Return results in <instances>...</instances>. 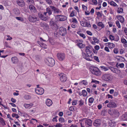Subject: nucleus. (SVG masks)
I'll list each match as a JSON object with an SVG mask.
<instances>
[{
  "instance_id": "nucleus-32",
  "label": "nucleus",
  "mask_w": 127,
  "mask_h": 127,
  "mask_svg": "<svg viewBox=\"0 0 127 127\" xmlns=\"http://www.w3.org/2000/svg\"><path fill=\"white\" fill-rule=\"evenodd\" d=\"M82 95L84 96H85L87 95V93L85 90H83L82 91Z\"/></svg>"
},
{
  "instance_id": "nucleus-33",
  "label": "nucleus",
  "mask_w": 127,
  "mask_h": 127,
  "mask_svg": "<svg viewBox=\"0 0 127 127\" xmlns=\"http://www.w3.org/2000/svg\"><path fill=\"white\" fill-rule=\"evenodd\" d=\"M114 71V73L117 74H120L121 72L120 70L117 68H115Z\"/></svg>"
},
{
  "instance_id": "nucleus-44",
  "label": "nucleus",
  "mask_w": 127,
  "mask_h": 127,
  "mask_svg": "<svg viewBox=\"0 0 127 127\" xmlns=\"http://www.w3.org/2000/svg\"><path fill=\"white\" fill-rule=\"evenodd\" d=\"M94 59L97 62H99V59L98 58V57L95 56L94 57Z\"/></svg>"
},
{
  "instance_id": "nucleus-63",
  "label": "nucleus",
  "mask_w": 127,
  "mask_h": 127,
  "mask_svg": "<svg viewBox=\"0 0 127 127\" xmlns=\"http://www.w3.org/2000/svg\"><path fill=\"white\" fill-rule=\"evenodd\" d=\"M121 41L123 43L125 44L127 43V41L125 39H122L121 40Z\"/></svg>"
},
{
  "instance_id": "nucleus-52",
  "label": "nucleus",
  "mask_w": 127,
  "mask_h": 127,
  "mask_svg": "<svg viewBox=\"0 0 127 127\" xmlns=\"http://www.w3.org/2000/svg\"><path fill=\"white\" fill-rule=\"evenodd\" d=\"M92 2L95 5H97V1L96 0H92Z\"/></svg>"
},
{
  "instance_id": "nucleus-15",
  "label": "nucleus",
  "mask_w": 127,
  "mask_h": 127,
  "mask_svg": "<svg viewBox=\"0 0 127 127\" xmlns=\"http://www.w3.org/2000/svg\"><path fill=\"white\" fill-rule=\"evenodd\" d=\"M107 106L109 108L115 107L117 106V105L114 102L111 101L107 105Z\"/></svg>"
},
{
  "instance_id": "nucleus-1",
  "label": "nucleus",
  "mask_w": 127,
  "mask_h": 127,
  "mask_svg": "<svg viewBox=\"0 0 127 127\" xmlns=\"http://www.w3.org/2000/svg\"><path fill=\"white\" fill-rule=\"evenodd\" d=\"M86 52L87 54L85 53H82V55L84 58L88 61H91L92 58V53L91 51L90 50V48L89 46L86 47Z\"/></svg>"
},
{
  "instance_id": "nucleus-13",
  "label": "nucleus",
  "mask_w": 127,
  "mask_h": 127,
  "mask_svg": "<svg viewBox=\"0 0 127 127\" xmlns=\"http://www.w3.org/2000/svg\"><path fill=\"white\" fill-rule=\"evenodd\" d=\"M93 125L95 127H99L101 124V121L100 119H97L95 120L93 123Z\"/></svg>"
},
{
  "instance_id": "nucleus-22",
  "label": "nucleus",
  "mask_w": 127,
  "mask_h": 127,
  "mask_svg": "<svg viewBox=\"0 0 127 127\" xmlns=\"http://www.w3.org/2000/svg\"><path fill=\"white\" fill-rule=\"evenodd\" d=\"M124 64L123 63L120 64L118 63H117L116 64V66L117 68L120 67L121 68H123L124 67Z\"/></svg>"
},
{
  "instance_id": "nucleus-53",
  "label": "nucleus",
  "mask_w": 127,
  "mask_h": 127,
  "mask_svg": "<svg viewBox=\"0 0 127 127\" xmlns=\"http://www.w3.org/2000/svg\"><path fill=\"white\" fill-rule=\"evenodd\" d=\"M114 52L115 54H117L118 52V51L117 48H115L114 50Z\"/></svg>"
},
{
  "instance_id": "nucleus-18",
  "label": "nucleus",
  "mask_w": 127,
  "mask_h": 127,
  "mask_svg": "<svg viewBox=\"0 0 127 127\" xmlns=\"http://www.w3.org/2000/svg\"><path fill=\"white\" fill-rule=\"evenodd\" d=\"M46 104L48 106H50L52 104V102L51 100L47 99L46 101Z\"/></svg>"
},
{
  "instance_id": "nucleus-31",
  "label": "nucleus",
  "mask_w": 127,
  "mask_h": 127,
  "mask_svg": "<svg viewBox=\"0 0 127 127\" xmlns=\"http://www.w3.org/2000/svg\"><path fill=\"white\" fill-rule=\"evenodd\" d=\"M41 19L44 21H46L48 20V18L47 16L45 17L43 15Z\"/></svg>"
},
{
  "instance_id": "nucleus-45",
  "label": "nucleus",
  "mask_w": 127,
  "mask_h": 127,
  "mask_svg": "<svg viewBox=\"0 0 127 127\" xmlns=\"http://www.w3.org/2000/svg\"><path fill=\"white\" fill-rule=\"evenodd\" d=\"M46 2L48 4H50L52 2V1L51 0H45Z\"/></svg>"
},
{
  "instance_id": "nucleus-4",
  "label": "nucleus",
  "mask_w": 127,
  "mask_h": 127,
  "mask_svg": "<svg viewBox=\"0 0 127 127\" xmlns=\"http://www.w3.org/2000/svg\"><path fill=\"white\" fill-rule=\"evenodd\" d=\"M45 61L47 64L50 66H52L55 64L54 60L52 58L48 57L47 58Z\"/></svg>"
},
{
  "instance_id": "nucleus-14",
  "label": "nucleus",
  "mask_w": 127,
  "mask_h": 127,
  "mask_svg": "<svg viewBox=\"0 0 127 127\" xmlns=\"http://www.w3.org/2000/svg\"><path fill=\"white\" fill-rule=\"evenodd\" d=\"M92 121L90 119H86L85 121V124L87 126H92Z\"/></svg>"
},
{
  "instance_id": "nucleus-37",
  "label": "nucleus",
  "mask_w": 127,
  "mask_h": 127,
  "mask_svg": "<svg viewBox=\"0 0 127 127\" xmlns=\"http://www.w3.org/2000/svg\"><path fill=\"white\" fill-rule=\"evenodd\" d=\"M94 98L93 97H91L89 99V102L91 103H93L94 101Z\"/></svg>"
},
{
  "instance_id": "nucleus-40",
  "label": "nucleus",
  "mask_w": 127,
  "mask_h": 127,
  "mask_svg": "<svg viewBox=\"0 0 127 127\" xmlns=\"http://www.w3.org/2000/svg\"><path fill=\"white\" fill-rule=\"evenodd\" d=\"M108 68L112 71V72L114 73L115 68H114L113 67L111 66L109 67Z\"/></svg>"
},
{
  "instance_id": "nucleus-9",
  "label": "nucleus",
  "mask_w": 127,
  "mask_h": 127,
  "mask_svg": "<svg viewBox=\"0 0 127 127\" xmlns=\"http://www.w3.org/2000/svg\"><path fill=\"white\" fill-rule=\"evenodd\" d=\"M16 2L18 6L20 7H23L25 5V3L23 0H16Z\"/></svg>"
},
{
  "instance_id": "nucleus-48",
  "label": "nucleus",
  "mask_w": 127,
  "mask_h": 127,
  "mask_svg": "<svg viewBox=\"0 0 127 127\" xmlns=\"http://www.w3.org/2000/svg\"><path fill=\"white\" fill-rule=\"evenodd\" d=\"M59 121L60 122L62 123L64 121V118H60L59 119Z\"/></svg>"
},
{
  "instance_id": "nucleus-7",
  "label": "nucleus",
  "mask_w": 127,
  "mask_h": 127,
  "mask_svg": "<svg viewBox=\"0 0 127 127\" xmlns=\"http://www.w3.org/2000/svg\"><path fill=\"white\" fill-rule=\"evenodd\" d=\"M59 75L60 77V80L61 82H65L67 80V77L66 75L63 73H61L59 74Z\"/></svg>"
},
{
  "instance_id": "nucleus-27",
  "label": "nucleus",
  "mask_w": 127,
  "mask_h": 127,
  "mask_svg": "<svg viewBox=\"0 0 127 127\" xmlns=\"http://www.w3.org/2000/svg\"><path fill=\"white\" fill-rule=\"evenodd\" d=\"M33 105V104H25L24 106L26 108H28L29 107L32 106Z\"/></svg>"
},
{
  "instance_id": "nucleus-2",
  "label": "nucleus",
  "mask_w": 127,
  "mask_h": 127,
  "mask_svg": "<svg viewBox=\"0 0 127 127\" xmlns=\"http://www.w3.org/2000/svg\"><path fill=\"white\" fill-rule=\"evenodd\" d=\"M90 70L92 73L96 76H99L101 74V71L97 67L91 66L90 68Z\"/></svg>"
},
{
  "instance_id": "nucleus-23",
  "label": "nucleus",
  "mask_w": 127,
  "mask_h": 127,
  "mask_svg": "<svg viewBox=\"0 0 127 127\" xmlns=\"http://www.w3.org/2000/svg\"><path fill=\"white\" fill-rule=\"evenodd\" d=\"M77 45L80 48H83L85 47V45L84 44H82V43L78 42L77 44Z\"/></svg>"
},
{
  "instance_id": "nucleus-51",
  "label": "nucleus",
  "mask_w": 127,
  "mask_h": 127,
  "mask_svg": "<svg viewBox=\"0 0 127 127\" xmlns=\"http://www.w3.org/2000/svg\"><path fill=\"white\" fill-rule=\"evenodd\" d=\"M25 98L27 99H28L31 98V97L29 95H26L25 96Z\"/></svg>"
},
{
  "instance_id": "nucleus-34",
  "label": "nucleus",
  "mask_w": 127,
  "mask_h": 127,
  "mask_svg": "<svg viewBox=\"0 0 127 127\" xmlns=\"http://www.w3.org/2000/svg\"><path fill=\"white\" fill-rule=\"evenodd\" d=\"M12 116L13 117H15L16 119H18L19 117V116L17 114L14 113L12 114Z\"/></svg>"
},
{
  "instance_id": "nucleus-49",
  "label": "nucleus",
  "mask_w": 127,
  "mask_h": 127,
  "mask_svg": "<svg viewBox=\"0 0 127 127\" xmlns=\"http://www.w3.org/2000/svg\"><path fill=\"white\" fill-rule=\"evenodd\" d=\"M79 35L80 36L83 37L84 38H85L86 36L84 34L82 33H79Z\"/></svg>"
},
{
  "instance_id": "nucleus-56",
  "label": "nucleus",
  "mask_w": 127,
  "mask_h": 127,
  "mask_svg": "<svg viewBox=\"0 0 127 127\" xmlns=\"http://www.w3.org/2000/svg\"><path fill=\"white\" fill-rule=\"evenodd\" d=\"M110 39L112 40H114V36L111 35H110L109 36Z\"/></svg>"
},
{
  "instance_id": "nucleus-30",
  "label": "nucleus",
  "mask_w": 127,
  "mask_h": 127,
  "mask_svg": "<svg viewBox=\"0 0 127 127\" xmlns=\"http://www.w3.org/2000/svg\"><path fill=\"white\" fill-rule=\"evenodd\" d=\"M123 12V9L122 8L120 7L118 8L117 12L118 13H121Z\"/></svg>"
},
{
  "instance_id": "nucleus-5",
  "label": "nucleus",
  "mask_w": 127,
  "mask_h": 127,
  "mask_svg": "<svg viewBox=\"0 0 127 127\" xmlns=\"http://www.w3.org/2000/svg\"><path fill=\"white\" fill-rule=\"evenodd\" d=\"M59 33L62 36H64L67 33L66 29L64 27H61L59 29Z\"/></svg>"
},
{
  "instance_id": "nucleus-17",
  "label": "nucleus",
  "mask_w": 127,
  "mask_h": 127,
  "mask_svg": "<svg viewBox=\"0 0 127 127\" xmlns=\"http://www.w3.org/2000/svg\"><path fill=\"white\" fill-rule=\"evenodd\" d=\"M112 114L113 115L115 116L116 117H118L120 115L119 112L116 109H114L113 110Z\"/></svg>"
},
{
  "instance_id": "nucleus-41",
  "label": "nucleus",
  "mask_w": 127,
  "mask_h": 127,
  "mask_svg": "<svg viewBox=\"0 0 127 127\" xmlns=\"http://www.w3.org/2000/svg\"><path fill=\"white\" fill-rule=\"evenodd\" d=\"M116 24L117 26L119 28H120L121 26L119 22L118 21H116Z\"/></svg>"
},
{
  "instance_id": "nucleus-55",
  "label": "nucleus",
  "mask_w": 127,
  "mask_h": 127,
  "mask_svg": "<svg viewBox=\"0 0 127 127\" xmlns=\"http://www.w3.org/2000/svg\"><path fill=\"white\" fill-rule=\"evenodd\" d=\"M113 112V111H112V110L111 109H110L108 110V113L110 115H112Z\"/></svg>"
},
{
  "instance_id": "nucleus-42",
  "label": "nucleus",
  "mask_w": 127,
  "mask_h": 127,
  "mask_svg": "<svg viewBox=\"0 0 127 127\" xmlns=\"http://www.w3.org/2000/svg\"><path fill=\"white\" fill-rule=\"evenodd\" d=\"M72 113V112L70 111H67L66 112V114L68 116L71 115Z\"/></svg>"
},
{
  "instance_id": "nucleus-54",
  "label": "nucleus",
  "mask_w": 127,
  "mask_h": 127,
  "mask_svg": "<svg viewBox=\"0 0 127 127\" xmlns=\"http://www.w3.org/2000/svg\"><path fill=\"white\" fill-rule=\"evenodd\" d=\"M27 2L28 3H33L34 2L33 0H26Z\"/></svg>"
},
{
  "instance_id": "nucleus-10",
  "label": "nucleus",
  "mask_w": 127,
  "mask_h": 127,
  "mask_svg": "<svg viewBox=\"0 0 127 127\" xmlns=\"http://www.w3.org/2000/svg\"><path fill=\"white\" fill-rule=\"evenodd\" d=\"M35 91L36 94L40 95H42L44 92L43 89L42 88H38V89H35Z\"/></svg>"
},
{
  "instance_id": "nucleus-57",
  "label": "nucleus",
  "mask_w": 127,
  "mask_h": 127,
  "mask_svg": "<svg viewBox=\"0 0 127 127\" xmlns=\"http://www.w3.org/2000/svg\"><path fill=\"white\" fill-rule=\"evenodd\" d=\"M49 7H50V8H51L52 10H53L54 11L55 10V9H56V7H55L54 6H52V5H50L49 6Z\"/></svg>"
},
{
  "instance_id": "nucleus-64",
  "label": "nucleus",
  "mask_w": 127,
  "mask_h": 127,
  "mask_svg": "<svg viewBox=\"0 0 127 127\" xmlns=\"http://www.w3.org/2000/svg\"><path fill=\"white\" fill-rule=\"evenodd\" d=\"M95 48L97 50H98L99 49V46L96 45L95 47Z\"/></svg>"
},
{
  "instance_id": "nucleus-8",
  "label": "nucleus",
  "mask_w": 127,
  "mask_h": 127,
  "mask_svg": "<svg viewBox=\"0 0 127 127\" xmlns=\"http://www.w3.org/2000/svg\"><path fill=\"white\" fill-rule=\"evenodd\" d=\"M49 23V26L52 29H55L57 28V25L54 21L51 20Z\"/></svg>"
},
{
  "instance_id": "nucleus-35",
  "label": "nucleus",
  "mask_w": 127,
  "mask_h": 127,
  "mask_svg": "<svg viewBox=\"0 0 127 127\" xmlns=\"http://www.w3.org/2000/svg\"><path fill=\"white\" fill-rule=\"evenodd\" d=\"M118 59L119 60L122 61H124L125 60V58L122 57L118 56Z\"/></svg>"
},
{
  "instance_id": "nucleus-39",
  "label": "nucleus",
  "mask_w": 127,
  "mask_h": 127,
  "mask_svg": "<svg viewBox=\"0 0 127 127\" xmlns=\"http://www.w3.org/2000/svg\"><path fill=\"white\" fill-rule=\"evenodd\" d=\"M93 39L95 43H98L99 42V40L96 38L94 37H93Z\"/></svg>"
},
{
  "instance_id": "nucleus-43",
  "label": "nucleus",
  "mask_w": 127,
  "mask_h": 127,
  "mask_svg": "<svg viewBox=\"0 0 127 127\" xmlns=\"http://www.w3.org/2000/svg\"><path fill=\"white\" fill-rule=\"evenodd\" d=\"M85 26H87V27H91V25L88 23L87 22H85Z\"/></svg>"
},
{
  "instance_id": "nucleus-12",
  "label": "nucleus",
  "mask_w": 127,
  "mask_h": 127,
  "mask_svg": "<svg viewBox=\"0 0 127 127\" xmlns=\"http://www.w3.org/2000/svg\"><path fill=\"white\" fill-rule=\"evenodd\" d=\"M30 11L32 13H35L37 12L36 9L35 7L32 4H31L29 6Z\"/></svg>"
},
{
  "instance_id": "nucleus-46",
  "label": "nucleus",
  "mask_w": 127,
  "mask_h": 127,
  "mask_svg": "<svg viewBox=\"0 0 127 127\" xmlns=\"http://www.w3.org/2000/svg\"><path fill=\"white\" fill-rule=\"evenodd\" d=\"M82 82H83V84L85 85H86L88 84L87 82L85 80H83L81 82H80V83H81Z\"/></svg>"
},
{
  "instance_id": "nucleus-47",
  "label": "nucleus",
  "mask_w": 127,
  "mask_h": 127,
  "mask_svg": "<svg viewBox=\"0 0 127 127\" xmlns=\"http://www.w3.org/2000/svg\"><path fill=\"white\" fill-rule=\"evenodd\" d=\"M55 126V127H62V125L60 123H57Z\"/></svg>"
},
{
  "instance_id": "nucleus-20",
  "label": "nucleus",
  "mask_w": 127,
  "mask_h": 127,
  "mask_svg": "<svg viewBox=\"0 0 127 127\" xmlns=\"http://www.w3.org/2000/svg\"><path fill=\"white\" fill-rule=\"evenodd\" d=\"M12 62L14 64L17 63L18 61V58L16 57H12L11 58Z\"/></svg>"
},
{
  "instance_id": "nucleus-28",
  "label": "nucleus",
  "mask_w": 127,
  "mask_h": 127,
  "mask_svg": "<svg viewBox=\"0 0 127 127\" xmlns=\"http://www.w3.org/2000/svg\"><path fill=\"white\" fill-rule=\"evenodd\" d=\"M110 4L111 5L115 6H118L116 3L113 1H111L110 2Z\"/></svg>"
},
{
  "instance_id": "nucleus-19",
  "label": "nucleus",
  "mask_w": 127,
  "mask_h": 127,
  "mask_svg": "<svg viewBox=\"0 0 127 127\" xmlns=\"http://www.w3.org/2000/svg\"><path fill=\"white\" fill-rule=\"evenodd\" d=\"M13 11V13L16 15H18L20 14V12L19 10L17 8H16L14 9Z\"/></svg>"
},
{
  "instance_id": "nucleus-36",
  "label": "nucleus",
  "mask_w": 127,
  "mask_h": 127,
  "mask_svg": "<svg viewBox=\"0 0 127 127\" xmlns=\"http://www.w3.org/2000/svg\"><path fill=\"white\" fill-rule=\"evenodd\" d=\"M98 25L100 27H101L102 28H103L104 27V24L102 23L101 22H99L98 23Z\"/></svg>"
},
{
  "instance_id": "nucleus-59",
  "label": "nucleus",
  "mask_w": 127,
  "mask_h": 127,
  "mask_svg": "<svg viewBox=\"0 0 127 127\" xmlns=\"http://www.w3.org/2000/svg\"><path fill=\"white\" fill-rule=\"evenodd\" d=\"M86 33H87L88 35H92V33L90 31H86Z\"/></svg>"
},
{
  "instance_id": "nucleus-61",
  "label": "nucleus",
  "mask_w": 127,
  "mask_h": 127,
  "mask_svg": "<svg viewBox=\"0 0 127 127\" xmlns=\"http://www.w3.org/2000/svg\"><path fill=\"white\" fill-rule=\"evenodd\" d=\"M110 13L111 14H113L114 13V10H113L112 8H110Z\"/></svg>"
},
{
  "instance_id": "nucleus-6",
  "label": "nucleus",
  "mask_w": 127,
  "mask_h": 127,
  "mask_svg": "<svg viewBox=\"0 0 127 127\" xmlns=\"http://www.w3.org/2000/svg\"><path fill=\"white\" fill-rule=\"evenodd\" d=\"M103 80L106 81H109L111 79V76L108 74H105L102 76Z\"/></svg>"
},
{
  "instance_id": "nucleus-21",
  "label": "nucleus",
  "mask_w": 127,
  "mask_h": 127,
  "mask_svg": "<svg viewBox=\"0 0 127 127\" xmlns=\"http://www.w3.org/2000/svg\"><path fill=\"white\" fill-rule=\"evenodd\" d=\"M121 119L123 121H125L127 119V114H123L121 117Z\"/></svg>"
},
{
  "instance_id": "nucleus-60",
  "label": "nucleus",
  "mask_w": 127,
  "mask_h": 127,
  "mask_svg": "<svg viewBox=\"0 0 127 127\" xmlns=\"http://www.w3.org/2000/svg\"><path fill=\"white\" fill-rule=\"evenodd\" d=\"M79 102H80L79 105H80L81 106L83 105L84 103V102L82 100H81L79 101Z\"/></svg>"
},
{
  "instance_id": "nucleus-25",
  "label": "nucleus",
  "mask_w": 127,
  "mask_h": 127,
  "mask_svg": "<svg viewBox=\"0 0 127 127\" xmlns=\"http://www.w3.org/2000/svg\"><path fill=\"white\" fill-rule=\"evenodd\" d=\"M110 48H113L115 46V44L113 43L110 42L107 43Z\"/></svg>"
},
{
  "instance_id": "nucleus-16",
  "label": "nucleus",
  "mask_w": 127,
  "mask_h": 127,
  "mask_svg": "<svg viewBox=\"0 0 127 127\" xmlns=\"http://www.w3.org/2000/svg\"><path fill=\"white\" fill-rule=\"evenodd\" d=\"M57 17H59V19L60 21H64L66 20L67 17L66 16L61 15H58Z\"/></svg>"
},
{
  "instance_id": "nucleus-58",
  "label": "nucleus",
  "mask_w": 127,
  "mask_h": 127,
  "mask_svg": "<svg viewBox=\"0 0 127 127\" xmlns=\"http://www.w3.org/2000/svg\"><path fill=\"white\" fill-rule=\"evenodd\" d=\"M93 82L95 83L98 84L99 83V81H97V80H94L93 79L92 80V81L91 82V83Z\"/></svg>"
},
{
  "instance_id": "nucleus-11",
  "label": "nucleus",
  "mask_w": 127,
  "mask_h": 127,
  "mask_svg": "<svg viewBox=\"0 0 127 127\" xmlns=\"http://www.w3.org/2000/svg\"><path fill=\"white\" fill-rule=\"evenodd\" d=\"M58 59L60 61H63L65 58V55L63 53H59L57 54Z\"/></svg>"
},
{
  "instance_id": "nucleus-29",
  "label": "nucleus",
  "mask_w": 127,
  "mask_h": 127,
  "mask_svg": "<svg viewBox=\"0 0 127 127\" xmlns=\"http://www.w3.org/2000/svg\"><path fill=\"white\" fill-rule=\"evenodd\" d=\"M0 122L3 126L5 125L6 124L3 119L1 118H0Z\"/></svg>"
},
{
  "instance_id": "nucleus-50",
  "label": "nucleus",
  "mask_w": 127,
  "mask_h": 127,
  "mask_svg": "<svg viewBox=\"0 0 127 127\" xmlns=\"http://www.w3.org/2000/svg\"><path fill=\"white\" fill-rule=\"evenodd\" d=\"M38 15L40 19L42 17V16L43 15L41 13V12H38Z\"/></svg>"
},
{
  "instance_id": "nucleus-24",
  "label": "nucleus",
  "mask_w": 127,
  "mask_h": 127,
  "mask_svg": "<svg viewBox=\"0 0 127 127\" xmlns=\"http://www.w3.org/2000/svg\"><path fill=\"white\" fill-rule=\"evenodd\" d=\"M118 18L119 20H120L121 23H123L124 22V19L122 16L121 15L119 16L118 17Z\"/></svg>"
},
{
  "instance_id": "nucleus-3",
  "label": "nucleus",
  "mask_w": 127,
  "mask_h": 127,
  "mask_svg": "<svg viewBox=\"0 0 127 127\" xmlns=\"http://www.w3.org/2000/svg\"><path fill=\"white\" fill-rule=\"evenodd\" d=\"M28 20L30 22L35 23L39 21V18L36 16L34 15H30L28 17Z\"/></svg>"
},
{
  "instance_id": "nucleus-38",
  "label": "nucleus",
  "mask_w": 127,
  "mask_h": 127,
  "mask_svg": "<svg viewBox=\"0 0 127 127\" xmlns=\"http://www.w3.org/2000/svg\"><path fill=\"white\" fill-rule=\"evenodd\" d=\"M16 18L17 20L22 22L23 21H24V19L21 17H16Z\"/></svg>"
},
{
  "instance_id": "nucleus-26",
  "label": "nucleus",
  "mask_w": 127,
  "mask_h": 127,
  "mask_svg": "<svg viewBox=\"0 0 127 127\" xmlns=\"http://www.w3.org/2000/svg\"><path fill=\"white\" fill-rule=\"evenodd\" d=\"M47 12L48 13L49 15H51L52 13V11L50 8L48 7L46 8Z\"/></svg>"
},
{
  "instance_id": "nucleus-62",
  "label": "nucleus",
  "mask_w": 127,
  "mask_h": 127,
  "mask_svg": "<svg viewBox=\"0 0 127 127\" xmlns=\"http://www.w3.org/2000/svg\"><path fill=\"white\" fill-rule=\"evenodd\" d=\"M72 19H73L72 21L73 22L77 23V21L76 18H73Z\"/></svg>"
}]
</instances>
